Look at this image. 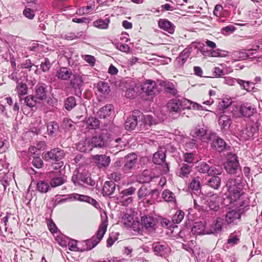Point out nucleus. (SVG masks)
Listing matches in <instances>:
<instances>
[{
  "label": "nucleus",
  "instance_id": "1",
  "mask_svg": "<svg viewBox=\"0 0 262 262\" xmlns=\"http://www.w3.org/2000/svg\"><path fill=\"white\" fill-rule=\"evenodd\" d=\"M226 186L228 189V197L231 203H236V205L241 207L245 205V194L243 191V185L241 180H237L234 178L229 179L227 183Z\"/></svg>",
  "mask_w": 262,
  "mask_h": 262
},
{
  "label": "nucleus",
  "instance_id": "2",
  "mask_svg": "<svg viewBox=\"0 0 262 262\" xmlns=\"http://www.w3.org/2000/svg\"><path fill=\"white\" fill-rule=\"evenodd\" d=\"M101 217H104L102 220L99 227V229L96 233V235L92 237L90 239L86 240V245L87 247L83 250H90L94 248L102 239L105 233L107 227V218L106 214H104V216L101 215Z\"/></svg>",
  "mask_w": 262,
  "mask_h": 262
},
{
  "label": "nucleus",
  "instance_id": "3",
  "mask_svg": "<svg viewBox=\"0 0 262 262\" xmlns=\"http://www.w3.org/2000/svg\"><path fill=\"white\" fill-rule=\"evenodd\" d=\"M239 167V163L237 157L233 154L227 155V161L225 164L226 170L230 174H234L236 172Z\"/></svg>",
  "mask_w": 262,
  "mask_h": 262
},
{
  "label": "nucleus",
  "instance_id": "4",
  "mask_svg": "<svg viewBox=\"0 0 262 262\" xmlns=\"http://www.w3.org/2000/svg\"><path fill=\"white\" fill-rule=\"evenodd\" d=\"M72 181L75 185H86L94 186L95 185V181L93 180L88 175L82 173L74 174L72 177Z\"/></svg>",
  "mask_w": 262,
  "mask_h": 262
},
{
  "label": "nucleus",
  "instance_id": "5",
  "mask_svg": "<svg viewBox=\"0 0 262 262\" xmlns=\"http://www.w3.org/2000/svg\"><path fill=\"white\" fill-rule=\"evenodd\" d=\"M65 156L64 151L59 148H55L42 155V158L45 161L50 160L59 161Z\"/></svg>",
  "mask_w": 262,
  "mask_h": 262
},
{
  "label": "nucleus",
  "instance_id": "6",
  "mask_svg": "<svg viewBox=\"0 0 262 262\" xmlns=\"http://www.w3.org/2000/svg\"><path fill=\"white\" fill-rule=\"evenodd\" d=\"M50 177L51 178L50 184L52 187H55L61 185L67 180L66 176L62 174L60 170L56 172L53 171L49 172Z\"/></svg>",
  "mask_w": 262,
  "mask_h": 262
},
{
  "label": "nucleus",
  "instance_id": "7",
  "mask_svg": "<svg viewBox=\"0 0 262 262\" xmlns=\"http://www.w3.org/2000/svg\"><path fill=\"white\" fill-rule=\"evenodd\" d=\"M108 134L107 132H102L98 135L94 136L91 141L94 147H103L106 146L108 142Z\"/></svg>",
  "mask_w": 262,
  "mask_h": 262
},
{
  "label": "nucleus",
  "instance_id": "8",
  "mask_svg": "<svg viewBox=\"0 0 262 262\" xmlns=\"http://www.w3.org/2000/svg\"><path fill=\"white\" fill-rule=\"evenodd\" d=\"M136 190V189L135 187H130L127 189L122 190L120 192L118 199H120V202L123 206H127L132 202V198L131 196H129V195L134 193Z\"/></svg>",
  "mask_w": 262,
  "mask_h": 262
},
{
  "label": "nucleus",
  "instance_id": "9",
  "mask_svg": "<svg viewBox=\"0 0 262 262\" xmlns=\"http://www.w3.org/2000/svg\"><path fill=\"white\" fill-rule=\"evenodd\" d=\"M239 114L244 117L249 118L256 112L255 105L249 103H244L239 108Z\"/></svg>",
  "mask_w": 262,
  "mask_h": 262
},
{
  "label": "nucleus",
  "instance_id": "10",
  "mask_svg": "<svg viewBox=\"0 0 262 262\" xmlns=\"http://www.w3.org/2000/svg\"><path fill=\"white\" fill-rule=\"evenodd\" d=\"M223 223V220L220 217L217 218L208 227H207V234H215L221 232Z\"/></svg>",
  "mask_w": 262,
  "mask_h": 262
},
{
  "label": "nucleus",
  "instance_id": "11",
  "mask_svg": "<svg viewBox=\"0 0 262 262\" xmlns=\"http://www.w3.org/2000/svg\"><path fill=\"white\" fill-rule=\"evenodd\" d=\"M73 75V78L70 80V85L74 89L79 90L82 87L84 81L85 80L86 75L80 73H75Z\"/></svg>",
  "mask_w": 262,
  "mask_h": 262
},
{
  "label": "nucleus",
  "instance_id": "12",
  "mask_svg": "<svg viewBox=\"0 0 262 262\" xmlns=\"http://www.w3.org/2000/svg\"><path fill=\"white\" fill-rule=\"evenodd\" d=\"M125 160L123 170L128 172L135 167L137 161V156L134 153L129 154L125 157Z\"/></svg>",
  "mask_w": 262,
  "mask_h": 262
},
{
  "label": "nucleus",
  "instance_id": "13",
  "mask_svg": "<svg viewBox=\"0 0 262 262\" xmlns=\"http://www.w3.org/2000/svg\"><path fill=\"white\" fill-rule=\"evenodd\" d=\"M152 249L156 255L162 257H166L170 252V248L166 245H161L159 243H154Z\"/></svg>",
  "mask_w": 262,
  "mask_h": 262
},
{
  "label": "nucleus",
  "instance_id": "14",
  "mask_svg": "<svg viewBox=\"0 0 262 262\" xmlns=\"http://www.w3.org/2000/svg\"><path fill=\"white\" fill-rule=\"evenodd\" d=\"M34 96L39 101L47 98V85L45 83H39L35 88Z\"/></svg>",
  "mask_w": 262,
  "mask_h": 262
},
{
  "label": "nucleus",
  "instance_id": "15",
  "mask_svg": "<svg viewBox=\"0 0 262 262\" xmlns=\"http://www.w3.org/2000/svg\"><path fill=\"white\" fill-rule=\"evenodd\" d=\"M156 84L155 81L147 80L141 85V90L147 95H153L156 92Z\"/></svg>",
  "mask_w": 262,
  "mask_h": 262
},
{
  "label": "nucleus",
  "instance_id": "16",
  "mask_svg": "<svg viewBox=\"0 0 262 262\" xmlns=\"http://www.w3.org/2000/svg\"><path fill=\"white\" fill-rule=\"evenodd\" d=\"M240 219L241 214L235 210L228 211L225 215V221L228 224H236Z\"/></svg>",
  "mask_w": 262,
  "mask_h": 262
},
{
  "label": "nucleus",
  "instance_id": "17",
  "mask_svg": "<svg viewBox=\"0 0 262 262\" xmlns=\"http://www.w3.org/2000/svg\"><path fill=\"white\" fill-rule=\"evenodd\" d=\"M93 159L95 160L97 166L100 168L107 167L111 162L110 157L105 155H95Z\"/></svg>",
  "mask_w": 262,
  "mask_h": 262
},
{
  "label": "nucleus",
  "instance_id": "18",
  "mask_svg": "<svg viewBox=\"0 0 262 262\" xmlns=\"http://www.w3.org/2000/svg\"><path fill=\"white\" fill-rule=\"evenodd\" d=\"M73 75L71 70L67 67H61L58 69L56 73V76L58 79L67 81Z\"/></svg>",
  "mask_w": 262,
  "mask_h": 262
},
{
  "label": "nucleus",
  "instance_id": "19",
  "mask_svg": "<svg viewBox=\"0 0 262 262\" xmlns=\"http://www.w3.org/2000/svg\"><path fill=\"white\" fill-rule=\"evenodd\" d=\"M256 50H248L247 51H235L233 53V57L235 58L237 60H244L247 58L251 59L252 56L256 53L254 52Z\"/></svg>",
  "mask_w": 262,
  "mask_h": 262
},
{
  "label": "nucleus",
  "instance_id": "20",
  "mask_svg": "<svg viewBox=\"0 0 262 262\" xmlns=\"http://www.w3.org/2000/svg\"><path fill=\"white\" fill-rule=\"evenodd\" d=\"M182 105V110L184 109H193L196 110H205L207 109L204 108L200 104L196 102L190 101L187 99H184L181 101Z\"/></svg>",
  "mask_w": 262,
  "mask_h": 262
},
{
  "label": "nucleus",
  "instance_id": "21",
  "mask_svg": "<svg viewBox=\"0 0 262 262\" xmlns=\"http://www.w3.org/2000/svg\"><path fill=\"white\" fill-rule=\"evenodd\" d=\"M141 222L147 230L153 231L155 229V226L157 221L154 217L150 216H144L141 218Z\"/></svg>",
  "mask_w": 262,
  "mask_h": 262
},
{
  "label": "nucleus",
  "instance_id": "22",
  "mask_svg": "<svg viewBox=\"0 0 262 262\" xmlns=\"http://www.w3.org/2000/svg\"><path fill=\"white\" fill-rule=\"evenodd\" d=\"M190 55V50L185 48L175 60V64L178 68L182 67L186 62Z\"/></svg>",
  "mask_w": 262,
  "mask_h": 262
},
{
  "label": "nucleus",
  "instance_id": "23",
  "mask_svg": "<svg viewBox=\"0 0 262 262\" xmlns=\"http://www.w3.org/2000/svg\"><path fill=\"white\" fill-rule=\"evenodd\" d=\"M93 148L91 139H86L84 141H81L77 145V149L81 152H87L91 151Z\"/></svg>",
  "mask_w": 262,
  "mask_h": 262
},
{
  "label": "nucleus",
  "instance_id": "24",
  "mask_svg": "<svg viewBox=\"0 0 262 262\" xmlns=\"http://www.w3.org/2000/svg\"><path fill=\"white\" fill-rule=\"evenodd\" d=\"M159 27L170 34H173L174 31V26L167 19H160L158 21Z\"/></svg>",
  "mask_w": 262,
  "mask_h": 262
},
{
  "label": "nucleus",
  "instance_id": "25",
  "mask_svg": "<svg viewBox=\"0 0 262 262\" xmlns=\"http://www.w3.org/2000/svg\"><path fill=\"white\" fill-rule=\"evenodd\" d=\"M167 108L170 112H180L182 110L181 101L178 99L170 100L167 103Z\"/></svg>",
  "mask_w": 262,
  "mask_h": 262
},
{
  "label": "nucleus",
  "instance_id": "26",
  "mask_svg": "<svg viewBox=\"0 0 262 262\" xmlns=\"http://www.w3.org/2000/svg\"><path fill=\"white\" fill-rule=\"evenodd\" d=\"M221 198L216 195H213L212 197L208 200V205L210 210L215 212L219 211L220 209V203Z\"/></svg>",
  "mask_w": 262,
  "mask_h": 262
},
{
  "label": "nucleus",
  "instance_id": "27",
  "mask_svg": "<svg viewBox=\"0 0 262 262\" xmlns=\"http://www.w3.org/2000/svg\"><path fill=\"white\" fill-rule=\"evenodd\" d=\"M207 227H205L204 223L202 222L195 223L191 228V232L196 235L207 234Z\"/></svg>",
  "mask_w": 262,
  "mask_h": 262
},
{
  "label": "nucleus",
  "instance_id": "28",
  "mask_svg": "<svg viewBox=\"0 0 262 262\" xmlns=\"http://www.w3.org/2000/svg\"><path fill=\"white\" fill-rule=\"evenodd\" d=\"M211 146L219 151H223L227 148V145L223 139L216 137L213 140Z\"/></svg>",
  "mask_w": 262,
  "mask_h": 262
},
{
  "label": "nucleus",
  "instance_id": "29",
  "mask_svg": "<svg viewBox=\"0 0 262 262\" xmlns=\"http://www.w3.org/2000/svg\"><path fill=\"white\" fill-rule=\"evenodd\" d=\"M206 134V129L204 124L202 125H199L198 126L193 128L190 132V135L192 137L199 138H201L204 137Z\"/></svg>",
  "mask_w": 262,
  "mask_h": 262
},
{
  "label": "nucleus",
  "instance_id": "30",
  "mask_svg": "<svg viewBox=\"0 0 262 262\" xmlns=\"http://www.w3.org/2000/svg\"><path fill=\"white\" fill-rule=\"evenodd\" d=\"M113 110V106L112 104H106L97 112V116L100 118H106L111 115Z\"/></svg>",
  "mask_w": 262,
  "mask_h": 262
},
{
  "label": "nucleus",
  "instance_id": "31",
  "mask_svg": "<svg viewBox=\"0 0 262 262\" xmlns=\"http://www.w3.org/2000/svg\"><path fill=\"white\" fill-rule=\"evenodd\" d=\"M218 122L221 129L224 130L228 129L232 123V121L230 117L226 115L220 116Z\"/></svg>",
  "mask_w": 262,
  "mask_h": 262
},
{
  "label": "nucleus",
  "instance_id": "32",
  "mask_svg": "<svg viewBox=\"0 0 262 262\" xmlns=\"http://www.w3.org/2000/svg\"><path fill=\"white\" fill-rule=\"evenodd\" d=\"M115 184L113 181H106L103 185L102 192L104 195H111L115 190Z\"/></svg>",
  "mask_w": 262,
  "mask_h": 262
},
{
  "label": "nucleus",
  "instance_id": "33",
  "mask_svg": "<svg viewBox=\"0 0 262 262\" xmlns=\"http://www.w3.org/2000/svg\"><path fill=\"white\" fill-rule=\"evenodd\" d=\"M214 167H210L206 162H201L198 166V170L201 173H207L208 175H212L215 173Z\"/></svg>",
  "mask_w": 262,
  "mask_h": 262
},
{
  "label": "nucleus",
  "instance_id": "34",
  "mask_svg": "<svg viewBox=\"0 0 262 262\" xmlns=\"http://www.w3.org/2000/svg\"><path fill=\"white\" fill-rule=\"evenodd\" d=\"M138 123L137 117L134 115L129 116L125 122V128L127 130H133L135 128Z\"/></svg>",
  "mask_w": 262,
  "mask_h": 262
},
{
  "label": "nucleus",
  "instance_id": "35",
  "mask_svg": "<svg viewBox=\"0 0 262 262\" xmlns=\"http://www.w3.org/2000/svg\"><path fill=\"white\" fill-rule=\"evenodd\" d=\"M33 5L35 4L32 3H28L23 11L24 15L29 19H33L35 16V10L33 9L34 7Z\"/></svg>",
  "mask_w": 262,
  "mask_h": 262
},
{
  "label": "nucleus",
  "instance_id": "36",
  "mask_svg": "<svg viewBox=\"0 0 262 262\" xmlns=\"http://www.w3.org/2000/svg\"><path fill=\"white\" fill-rule=\"evenodd\" d=\"M110 19L109 18H106L104 19H99L95 20L93 23V26L99 29H106L108 28Z\"/></svg>",
  "mask_w": 262,
  "mask_h": 262
},
{
  "label": "nucleus",
  "instance_id": "37",
  "mask_svg": "<svg viewBox=\"0 0 262 262\" xmlns=\"http://www.w3.org/2000/svg\"><path fill=\"white\" fill-rule=\"evenodd\" d=\"M165 158L164 152L159 150L154 154L152 160L155 164L160 165L165 162Z\"/></svg>",
  "mask_w": 262,
  "mask_h": 262
},
{
  "label": "nucleus",
  "instance_id": "38",
  "mask_svg": "<svg viewBox=\"0 0 262 262\" xmlns=\"http://www.w3.org/2000/svg\"><path fill=\"white\" fill-rule=\"evenodd\" d=\"M202 54L204 56H210L212 57H218L221 56L222 50L217 49L216 50H208L206 47L203 46L200 50Z\"/></svg>",
  "mask_w": 262,
  "mask_h": 262
},
{
  "label": "nucleus",
  "instance_id": "39",
  "mask_svg": "<svg viewBox=\"0 0 262 262\" xmlns=\"http://www.w3.org/2000/svg\"><path fill=\"white\" fill-rule=\"evenodd\" d=\"M16 91L17 92L20 100L22 101L23 99L21 96H24L27 93L28 87L25 83L23 82H17L16 86Z\"/></svg>",
  "mask_w": 262,
  "mask_h": 262
},
{
  "label": "nucleus",
  "instance_id": "40",
  "mask_svg": "<svg viewBox=\"0 0 262 262\" xmlns=\"http://www.w3.org/2000/svg\"><path fill=\"white\" fill-rule=\"evenodd\" d=\"M111 145L116 147L119 151L124 150L126 146V142L123 141L122 138H117L111 141Z\"/></svg>",
  "mask_w": 262,
  "mask_h": 262
},
{
  "label": "nucleus",
  "instance_id": "41",
  "mask_svg": "<svg viewBox=\"0 0 262 262\" xmlns=\"http://www.w3.org/2000/svg\"><path fill=\"white\" fill-rule=\"evenodd\" d=\"M162 196L166 202L174 203L176 202L174 194L168 189H166L163 191Z\"/></svg>",
  "mask_w": 262,
  "mask_h": 262
},
{
  "label": "nucleus",
  "instance_id": "42",
  "mask_svg": "<svg viewBox=\"0 0 262 262\" xmlns=\"http://www.w3.org/2000/svg\"><path fill=\"white\" fill-rule=\"evenodd\" d=\"M237 83L240 85L242 89L250 92L253 89L254 84L249 81H245L238 79Z\"/></svg>",
  "mask_w": 262,
  "mask_h": 262
},
{
  "label": "nucleus",
  "instance_id": "43",
  "mask_svg": "<svg viewBox=\"0 0 262 262\" xmlns=\"http://www.w3.org/2000/svg\"><path fill=\"white\" fill-rule=\"evenodd\" d=\"M64 107L68 111H70L76 105V99L74 96L68 97L64 100Z\"/></svg>",
  "mask_w": 262,
  "mask_h": 262
},
{
  "label": "nucleus",
  "instance_id": "44",
  "mask_svg": "<svg viewBox=\"0 0 262 262\" xmlns=\"http://www.w3.org/2000/svg\"><path fill=\"white\" fill-rule=\"evenodd\" d=\"M98 92L102 94H108L110 91V86L107 82L100 81L97 86Z\"/></svg>",
  "mask_w": 262,
  "mask_h": 262
},
{
  "label": "nucleus",
  "instance_id": "45",
  "mask_svg": "<svg viewBox=\"0 0 262 262\" xmlns=\"http://www.w3.org/2000/svg\"><path fill=\"white\" fill-rule=\"evenodd\" d=\"M86 124L90 129H96L99 126V120L94 117L89 118L86 121Z\"/></svg>",
  "mask_w": 262,
  "mask_h": 262
},
{
  "label": "nucleus",
  "instance_id": "46",
  "mask_svg": "<svg viewBox=\"0 0 262 262\" xmlns=\"http://www.w3.org/2000/svg\"><path fill=\"white\" fill-rule=\"evenodd\" d=\"M164 90L168 93L176 96L178 94V91L176 88L175 85L170 82H164Z\"/></svg>",
  "mask_w": 262,
  "mask_h": 262
},
{
  "label": "nucleus",
  "instance_id": "47",
  "mask_svg": "<svg viewBox=\"0 0 262 262\" xmlns=\"http://www.w3.org/2000/svg\"><path fill=\"white\" fill-rule=\"evenodd\" d=\"M221 185V179L217 176H213L208 181V185L214 189H218Z\"/></svg>",
  "mask_w": 262,
  "mask_h": 262
},
{
  "label": "nucleus",
  "instance_id": "48",
  "mask_svg": "<svg viewBox=\"0 0 262 262\" xmlns=\"http://www.w3.org/2000/svg\"><path fill=\"white\" fill-rule=\"evenodd\" d=\"M24 102L27 106L30 107L35 106L39 101L35 98L34 95H29L24 99Z\"/></svg>",
  "mask_w": 262,
  "mask_h": 262
},
{
  "label": "nucleus",
  "instance_id": "49",
  "mask_svg": "<svg viewBox=\"0 0 262 262\" xmlns=\"http://www.w3.org/2000/svg\"><path fill=\"white\" fill-rule=\"evenodd\" d=\"M184 212L180 210H178L172 217V221L173 223L179 224L184 217Z\"/></svg>",
  "mask_w": 262,
  "mask_h": 262
},
{
  "label": "nucleus",
  "instance_id": "50",
  "mask_svg": "<svg viewBox=\"0 0 262 262\" xmlns=\"http://www.w3.org/2000/svg\"><path fill=\"white\" fill-rule=\"evenodd\" d=\"M149 171L148 170H144L142 174L138 177L139 181L140 183H148L150 182L152 179V177L149 174Z\"/></svg>",
  "mask_w": 262,
  "mask_h": 262
},
{
  "label": "nucleus",
  "instance_id": "51",
  "mask_svg": "<svg viewBox=\"0 0 262 262\" xmlns=\"http://www.w3.org/2000/svg\"><path fill=\"white\" fill-rule=\"evenodd\" d=\"M122 222L126 227H130L134 223L133 216L128 214H125L122 217Z\"/></svg>",
  "mask_w": 262,
  "mask_h": 262
},
{
  "label": "nucleus",
  "instance_id": "52",
  "mask_svg": "<svg viewBox=\"0 0 262 262\" xmlns=\"http://www.w3.org/2000/svg\"><path fill=\"white\" fill-rule=\"evenodd\" d=\"M37 189L41 193H46L49 190V185L47 182L40 181L37 184Z\"/></svg>",
  "mask_w": 262,
  "mask_h": 262
},
{
  "label": "nucleus",
  "instance_id": "53",
  "mask_svg": "<svg viewBox=\"0 0 262 262\" xmlns=\"http://www.w3.org/2000/svg\"><path fill=\"white\" fill-rule=\"evenodd\" d=\"M191 171V167L188 165L183 164L179 171V176L181 177H186Z\"/></svg>",
  "mask_w": 262,
  "mask_h": 262
},
{
  "label": "nucleus",
  "instance_id": "54",
  "mask_svg": "<svg viewBox=\"0 0 262 262\" xmlns=\"http://www.w3.org/2000/svg\"><path fill=\"white\" fill-rule=\"evenodd\" d=\"M200 179L199 177L193 178L189 184L190 188L196 191L199 190L201 188Z\"/></svg>",
  "mask_w": 262,
  "mask_h": 262
},
{
  "label": "nucleus",
  "instance_id": "55",
  "mask_svg": "<svg viewBox=\"0 0 262 262\" xmlns=\"http://www.w3.org/2000/svg\"><path fill=\"white\" fill-rule=\"evenodd\" d=\"M59 128L58 124L54 121L50 122L47 124V130L49 133L53 135Z\"/></svg>",
  "mask_w": 262,
  "mask_h": 262
},
{
  "label": "nucleus",
  "instance_id": "56",
  "mask_svg": "<svg viewBox=\"0 0 262 262\" xmlns=\"http://www.w3.org/2000/svg\"><path fill=\"white\" fill-rule=\"evenodd\" d=\"M140 121L144 125H151L154 123L152 117L150 115H142Z\"/></svg>",
  "mask_w": 262,
  "mask_h": 262
},
{
  "label": "nucleus",
  "instance_id": "57",
  "mask_svg": "<svg viewBox=\"0 0 262 262\" xmlns=\"http://www.w3.org/2000/svg\"><path fill=\"white\" fill-rule=\"evenodd\" d=\"M35 67V71L36 72L37 70V66H35L34 64L32 63L30 59H27L24 62L21 63L20 64V68L23 69H29L30 71L31 70V69L32 67Z\"/></svg>",
  "mask_w": 262,
  "mask_h": 262
},
{
  "label": "nucleus",
  "instance_id": "58",
  "mask_svg": "<svg viewBox=\"0 0 262 262\" xmlns=\"http://www.w3.org/2000/svg\"><path fill=\"white\" fill-rule=\"evenodd\" d=\"M69 249L72 251H79V245H77V241L76 240H70L68 243Z\"/></svg>",
  "mask_w": 262,
  "mask_h": 262
},
{
  "label": "nucleus",
  "instance_id": "59",
  "mask_svg": "<svg viewBox=\"0 0 262 262\" xmlns=\"http://www.w3.org/2000/svg\"><path fill=\"white\" fill-rule=\"evenodd\" d=\"M82 58L92 67L94 66L96 62V58L94 56L90 55L82 56Z\"/></svg>",
  "mask_w": 262,
  "mask_h": 262
},
{
  "label": "nucleus",
  "instance_id": "60",
  "mask_svg": "<svg viewBox=\"0 0 262 262\" xmlns=\"http://www.w3.org/2000/svg\"><path fill=\"white\" fill-rule=\"evenodd\" d=\"M50 67L51 63L49 59L48 58H45V61L42 62L40 64V69L44 72L48 71Z\"/></svg>",
  "mask_w": 262,
  "mask_h": 262
},
{
  "label": "nucleus",
  "instance_id": "61",
  "mask_svg": "<svg viewBox=\"0 0 262 262\" xmlns=\"http://www.w3.org/2000/svg\"><path fill=\"white\" fill-rule=\"evenodd\" d=\"M148 194V191L145 186H142L138 191V196L139 199L145 197Z\"/></svg>",
  "mask_w": 262,
  "mask_h": 262
},
{
  "label": "nucleus",
  "instance_id": "62",
  "mask_svg": "<svg viewBox=\"0 0 262 262\" xmlns=\"http://www.w3.org/2000/svg\"><path fill=\"white\" fill-rule=\"evenodd\" d=\"M109 178L116 182H119L123 178V175L120 172L116 171L111 173L109 175Z\"/></svg>",
  "mask_w": 262,
  "mask_h": 262
},
{
  "label": "nucleus",
  "instance_id": "63",
  "mask_svg": "<svg viewBox=\"0 0 262 262\" xmlns=\"http://www.w3.org/2000/svg\"><path fill=\"white\" fill-rule=\"evenodd\" d=\"M43 163V161L40 157H34L32 161V164L34 166L37 168H40L42 167Z\"/></svg>",
  "mask_w": 262,
  "mask_h": 262
},
{
  "label": "nucleus",
  "instance_id": "64",
  "mask_svg": "<svg viewBox=\"0 0 262 262\" xmlns=\"http://www.w3.org/2000/svg\"><path fill=\"white\" fill-rule=\"evenodd\" d=\"M185 162L189 163H192L194 161V157L193 153L186 152L183 156Z\"/></svg>",
  "mask_w": 262,
  "mask_h": 262
}]
</instances>
